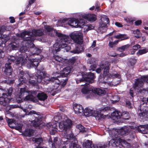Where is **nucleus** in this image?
<instances>
[{
	"label": "nucleus",
	"mask_w": 148,
	"mask_h": 148,
	"mask_svg": "<svg viewBox=\"0 0 148 148\" xmlns=\"http://www.w3.org/2000/svg\"><path fill=\"white\" fill-rule=\"evenodd\" d=\"M44 34L43 30L40 29H33L32 33L28 31H25L18 34V36L23 39L21 43L22 46L20 48V53H17L15 56H10L8 58V61L14 62L16 64L21 63L22 66H26L29 69L35 67L36 68L43 56H41L40 58L29 59L27 52H28L30 43L34 40V36H39Z\"/></svg>",
	"instance_id": "f257e3e1"
},
{
	"label": "nucleus",
	"mask_w": 148,
	"mask_h": 148,
	"mask_svg": "<svg viewBox=\"0 0 148 148\" xmlns=\"http://www.w3.org/2000/svg\"><path fill=\"white\" fill-rule=\"evenodd\" d=\"M60 66L59 65H57L56 69L58 71L56 73H53V75L55 76V77H53L56 79H58L59 81V83H58V85H57V83L55 82V81H51L54 84V88L53 89L52 91L53 92H56V89L58 88L59 89V86L64 87L66 84L67 79H64L62 78L63 77H66L69 73L70 72L71 69L70 67L68 66L64 67L65 65L64 66Z\"/></svg>",
	"instance_id": "f03ea898"
},
{
	"label": "nucleus",
	"mask_w": 148,
	"mask_h": 148,
	"mask_svg": "<svg viewBox=\"0 0 148 148\" xmlns=\"http://www.w3.org/2000/svg\"><path fill=\"white\" fill-rule=\"evenodd\" d=\"M33 78H31L29 80V83L33 86H35L37 85V82L47 84L49 82L51 81H55V82L57 83V85H58V83H59V81L58 79H56L54 77L50 78L49 75L46 73L44 72H41L40 71L38 70L36 73V74L35 79H36V81L33 79Z\"/></svg>",
	"instance_id": "7ed1b4c3"
},
{
	"label": "nucleus",
	"mask_w": 148,
	"mask_h": 148,
	"mask_svg": "<svg viewBox=\"0 0 148 148\" xmlns=\"http://www.w3.org/2000/svg\"><path fill=\"white\" fill-rule=\"evenodd\" d=\"M110 64L108 62H105L104 63H102L100 65L99 67L97 69L96 72L99 73L101 72V69H103V77L104 79L109 80L110 78L121 77L120 75L118 74L116 71H114L110 73H109Z\"/></svg>",
	"instance_id": "20e7f679"
},
{
	"label": "nucleus",
	"mask_w": 148,
	"mask_h": 148,
	"mask_svg": "<svg viewBox=\"0 0 148 148\" xmlns=\"http://www.w3.org/2000/svg\"><path fill=\"white\" fill-rule=\"evenodd\" d=\"M21 108L25 112H26L25 114L26 115H32V114L36 115L35 116H34L36 118L32 122V124L34 127L36 128L38 127L39 129H41L43 127V123H42L41 117L40 116H38L39 115L40 113L38 112L36 113V112L35 111L32 110L27 114L26 112L27 110L26 109H23L22 107H19V106L17 105H12L10 106V108Z\"/></svg>",
	"instance_id": "39448f33"
},
{
	"label": "nucleus",
	"mask_w": 148,
	"mask_h": 148,
	"mask_svg": "<svg viewBox=\"0 0 148 148\" xmlns=\"http://www.w3.org/2000/svg\"><path fill=\"white\" fill-rule=\"evenodd\" d=\"M139 92L142 94L144 92L148 94V89L147 90L140 89ZM146 98H143V100L141 102L139 108L140 112L139 113V115L142 117V119L148 121V98L146 100Z\"/></svg>",
	"instance_id": "423d86ee"
},
{
	"label": "nucleus",
	"mask_w": 148,
	"mask_h": 148,
	"mask_svg": "<svg viewBox=\"0 0 148 148\" xmlns=\"http://www.w3.org/2000/svg\"><path fill=\"white\" fill-rule=\"evenodd\" d=\"M133 126H125L122 127L120 129H113L109 131L108 132L113 138L118 139V138L121 139L120 136H124L127 134L131 130L134 129Z\"/></svg>",
	"instance_id": "0eeeda50"
},
{
	"label": "nucleus",
	"mask_w": 148,
	"mask_h": 148,
	"mask_svg": "<svg viewBox=\"0 0 148 148\" xmlns=\"http://www.w3.org/2000/svg\"><path fill=\"white\" fill-rule=\"evenodd\" d=\"M94 77V74L91 73H89L88 75H83L82 73H80L77 75L75 79L77 84L82 82H85L83 88L85 86H89V85L88 84L93 83Z\"/></svg>",
	"instance_id": "6e6552de"
},
{
	"label": "nucleus",
	"mask_w": 148,
	"mask_h": 148,
	"mask_svg": "<svg viewBox=\"0 0 148 148\" xmlns=\"http://www.w3.org/2000/svg\"><path fill=\"white\" fill-rule=\"evenodd\" d=\"M10 62H9L5 64L4 73L3 76L0 78L2 83L11 84H13L14 82V80L9 76L11 75L12 71L10 65Z\"/></svg>",
	"instance_id": "1a4fd4ad"
},
{
	"label": "nucleus",
	"mask_w": 148,
	"mask_h": 148,
	"mask_svg": "<svg viewBox=\"0 0 148 148\" xmlns=\"http://www.w3.org/2000/svg\"><path fill=\"white\" fill-rule=\"evenodd\" d=\"M54 32L56 33V35L57 36L61 37V40L60 41V42L62 48H64L66 51H68L71 49V47L70 46L67 45V44H72V42H73L72 40L68 36L58 33L56 30H54Z\"/></svg>",
	"instance_id": "9d476101"
},
{
	"label": "nucleus",
	"mask_w": 148,
	"mask_h": 148,
	"mask_svg": "<svg viewBox=\"0 0 148 148\" xmlns=\"http://www.w3.org/2000/svg\"><path fill=\"white\" fill-rule=\"evenodd\" d=\"M49 146L51 148H56L58 146V148H67L65 145H63L68 144V141H62L60 138L56 137L53 138V140L51 138H50L48 141Z\"/></svg>",
	"instance_id": "9b49d317"
},
{
	"label": "nucleus",
	"mask_w": 148,
	"mask_h": 148,
	"mask_svg": "<svg viewBox=\"0 0 148 148\" xmlns=\"http://www.w3.org/2000/svg\"><path fill=\"white\" fill-rule=\"evenodd\" d=\"M64 24H68L69 25L75 28L80 27L82 28L84 26L85 21L83 19H78L73 18L69 20L64 19L62 21Z\"/></svg>",
	"instance_id": "f8f14e48"
},
{
	"label": "nucleus",
	"mask_w": 148,
	"mask_h": 148,
	"mask_svg": "<svg viewBox=\"0 0 148 148\" xmlns=\"http://www.w3.org/2000/svg\"><path fill=\"white\" fill-rule=\"evenodd\" d=\"M81 91L83 94H90L91 95L93 93L99 95H102L105 94L106 93V91L103 89L90 88L89 85V86H85L82 89Z\"/></svg>",
	"instance_id": "ddd939ff"
},
{
	"label": "nucleus",
	"mask_w": 148,
	"mask_h": 148,
	"mask_svg": "<svg viewBox=\"0 0 148 148\" xmlns=\"http://www.w3.org/2000/svg\"><path fill=\"white\" fill-rule=\"evenodd\" d=\"M72 125V121L68 119L67 117H66L64 120H63L60 122L59 123V128L61 131H64V136L65 137V135L70 133H72L71 131L68 132H67L68 129L70 128Z\"/></svg>",
	"instance_id": "4468645a"
},
{
	"label": "nucleus",
	"mask_w": 148,
	"mask_h": 148,
	"mask_svg": "<svg viewBox=\"0 0 148 148\" xmlns=\"http://www.w3.org/2000/svg\"><path fill=\"white\" fill-rule=\"evenodd\" d=\"M0 90H1L3 92L2 94V96L0 97V102H5L6 101H8L5 106L8 105L9 104L10 99L9 97L12 95V88L10 87L9 89H4L2 88L1 87H0Z\"/></svg>",
	"instance_id": "2eb2a0df"
},
{
	"label": "nucleus",
	"mask_w": 148,
	"mask_h": 148,
	"mask_svg": "<svg viewBox=\"0 0 148 148\" xmlns=\"http://www.w3.org/2000/svg\"><path fill=\"white\" fill-rule=\"evenodd\" d=\"M127 145L128 148L130 147V144L125 140L120 139L118 138V139L112 138L110 140L109 143V145H112L114 147H116V148H123L125 147V146Z\"/></svg>",
	"instance_id": "dca6fc26"
},
{
	"label": "nucleus",
	"mask_w": 148,
	"mask_h": 148,
	"mask_svg": "<svg viewBox=\"0 0 148 148\" xmlns=\"http://www.w3.org/2000/svg\"><path fill=\"white\" fill-rule=\"evenodd\" d=\"M128 112H123L122 113L118 110H115L111 114V118L114 120L117 121L121 118L128 119L129 118Z\"/></svg>",
	"instance_id": "f3484780"
},
{
	"label": "nucleus",
	"mask_w": 148,
	"mask_h": 148,
	"mask_svg": "<svg viewBox=\"0 0 148 148\" xmlns=\"http://www.w3.org/2000/svg\"><path fill=\"white\" fill-rule=\"evenodd\" d=\"M71 38L77 44H81L83 42V35L80 31H74L69 34Z\"/></svg>",
	"instance_id": "a211bd4d"
},
{
	"label": "nucleus",
	"mask_w": 148,
	"mask_h": 148,
	"mask_svg": "<svg viewBox=\"0 0 148 148\" xmlns=\"http://www.w3.org/2000/svg\"><path fill=\"white\" fill-rule=\"evenodd\" d=\"M65 136V138L68 141V143H70L69 146V148H82L79 145L77 144V140L73 136L72 133L66 134Z\"/></svg>",
	"instance_id": "6ab92c4d"
},
{
	"label": "nucleus",
	"mask_w": 148,
	"mask_h": 148,
	"mask_svg": "<svg viewBox=\"0 0 148 148\" xmlns=\"http://www.w3.org/2000/svg\"><path fill=\"white\" fill-rule=\"evenodd\" d=\"M144 82L148 83V76H143L140 78L136 79L133 86L134 88L139 90V88L142 87Z\"/></svg>",
	"instance_id": "aec40b11"
},
{
	"label": "nucleus",
	"mask_w": 148,
	"mask_h": 148,
	"mask_svg": "<svg viewBox=\"0 0 148 148\" xmlns=\"http://www.w3.org/2000/svg\"><path fill=\"white\" fill-rule=\"evenodd\" d=\"M83 113L86 116H93L95 117H99L101 114L99 111L93 110L92 108H86L84 110Z\"/></svg>",
	"instance_id": "412c9836"
},
{
	"label": "nucleus",
	"mask_w": 148,
	"mask_h": 148,
	"mask_svg": "<svg viewBox=\"0 0 148 148\" xmlns=\"http://www.w3.org/2000/svg\"><path fill=\"white\" fill-rule=\"evenodd\" d=\"M46 126L51 135L55 134L58 130L57 125L56 123L53 122L49 123H47Z\"/></svg>",
	"instance_id": "4be33fe9"
},
{
	"label": "nucleus",
	"mask_w": 148,
	"mask_h": 148,
	"mask_svg": "<svg viewBox=\"0 0 148 148\" xmlns=\"http://www.w3.org/2000/svg\"><path fill=\"white\" fill-rule=\"evenodd\" d=\"M58 37L60 39L59 42L55 43L51 48V51L53 54L56 53L60 51L61 49H62L60 42L62 38L60 37Z\"/></svg>",
	"instance_id": "5701e85b"
},
{
	"label": "nucleus",
	"mask_w": 148,
	"mask_h": 148,
	"mask_svg": "<svg viewBox=\"0 0 148 148\" xmlns=\"http://www.w3.org/2000/svg\"><path fill=\"white\" fill-rule=\"evenodd\" d=\"M55 54H53V58L56 61L60 62V64H58V65H59L60 66L66 65V64H67V62L68 61V60H67L64 59L58 55H56Z\"/></svg>",
	"instance_id": "b1692460"
},
{
	"label": "nucleus",
	"mask_w": 148,
	"mask_h": 148,
	"mask_svg": "<svg viewBox=\"0 0 148 148\" xmlns=\"http://www.w3.org/2000/svg\"><path fill=\"white\" fill-rule=\"evenodd\" d=\"M36 93V91H27L26 90V89L25 88H21L20 89V92L18 95L17 98L21 99L23 97L26 95V94L27 93L33 94L35 95Z\"/></svg>",
	"instance_id": "393cba45"
},
{
	"label": "nucleus",
	"mask_w": 148,
	"mask_h": 148,
	"mask_svg": "<svg viewBox=\"0 0 148 148\" xmlns=\"http://www.w3.org/2000/svg\"><path fill=\"white\" fill-rule=\"evenodd\" d=\"M97 59L94 58H92L88 60V63L92 64L90 65L91 68L89 69L90 71L92 70V71H93L94 70L93 69H95L96 68L97 64Z\"/></svg>",
	"instance_id": "a878e982"
},
{
	"label": "nucleus",
	"mask_w": 148,
	"mask_h": 148,
	"mask_svg": "<svg viewBox=\"0 0 148 148\" xmlns=\"http://www.w3.org/2000/svg\"><path fill=\"white\" fill-rule=\"evenodd\" d=\"M73 107L75 113L76 114H78L83 112V107L81 105L75 104L73 105Z\"/></svg>",
	"instance_id": "bb28decb"
},
{
	"label": "nucleus",
	"mask_w": 148,
	"mask_h": 148,
	"mask_svg": "<svg viewBox=\"0 0 148 148\" xmlns=\"http://www.w3.org/2000/svg\"><path fill=\"white\" fill-rule=\"evenodd\" d=\"M83 17L92 22L95 21L97 19L96 16L94 14H85L83 15Z\"/></svg>",
	"instance_id": "cd10ccee"
},
{
	"label": "nucleus",
	"mask_w": 148,
	"mask_h": 148,
	"mask_svg": "<svg viewBox=\"0 0 148 148\" xmlns=\"http://www.w3.org/2000/svg\"><path fill=\"white\" fill-rule=\"evenodd\" d=\"M9 49L10 50H16L20 48L19 43L16 40L15 41L11 42L8 45Z\"/></svg>",
	"instance_id": "c85d7f7f"
},
{
	"label": "nucleus",
	"mask_w": 148,
	"mask_h": 148,
	"mask_svg": "<svg viewBox=\"0 0 148 148\" xmlns=\"http://www.w3.org/2000/svg\"><path fill=\"white\" fill-rule=\"evenodd\" d=\"M81 44H77L76 45L75 49L73 50L70 51V52L73 54H79L82 52L84 50L83 47Z\"/></svg>",
	"instance_id": "c756f323"
},
{
	"label": "nucleus",
	"mask_w": 148,
	"mask_h": 148,
	"mask_svg": "<svg viewBox=\"0 0 148 148\" xmlns=\"http://www.w3.org/2000/svg\"><path fill=\"white\" fill-rule=\"evenodd\" d=\"M138 131L143 134H146L148 130V124L141 125L137 128Z\"/></svg>",
	"instance_id": "7c9ffc66"
},
{
	"label": "nucleus",
	"mask_w": 148,
	"mask_h": 148,
	"mask_svg": "<svg viewBox=\"0 0 148 148\" xmlns=\"http://www.w3.org/2000/svg\"><path fill=\"white\" fill-rule=\"evenodd\" d=\"M25 74V73L23 71L20 72L19 75L20 76V77L19 79V83L18 84V87L21 86L22 84L26 82V79L25 77H23V75Z\"/></svg>",
	"instance_id": "2f4dec72"
},
{
	"label": "nucleus",
	"mask_w": 148,
	"mask_h": 148,
	"mask_svg": "<svg viewBox=\"0 0 148 148\" xmlns=\"http://www.w3.org/2000/svg\"><path fill=\"white\" fill-rule=\"evenodd\" d=\"M29 50L32 51L31 54L29 55H30V56L34 54H36L37 55H38L40 53L41 51V49L35 47H33L31 48Z\"/></svg>",
	"instance_id": "473e14b6"
},
{
	"label": "nucleus",
	"mask_w": 148,
	"mask_h": 148,
	"mask_svg": "<svg viewBox=\"0 0 148 148\" xmlns=\"http://www.w3.org/2000/svg\"><path fill=\"white\" fill-rule=\"evenodd\" d=\"M114 37L116 39H120L121 40H124L128 39L129 37L126 34H119L114 36Z\"/></svg>",
	"instance_id": "72a5a7b5"
},
{
	"label": "nucleus",
	"mask_w": 148,
	"mask_h": 148,
	"mask_svg": "<svg viewBox=\"0 0 148 148\" xmlns=\"http://www.w3.org/2000/svg\"><path fill=\"white\" fill-rule=\"evenodd\" d=\"M99 25V27L98 30L99 32L101 33L105 32L107 30V25L102 24V23H100Z\"/></svg>",
	"instance_id": "f704fd0d"
},
{
	"label": "nucleus",
	"mask_w": 148,
	"mask_h": 148,
	"mask_svg": "<svg viewBox=\"0 0 148 148\" xmlns=\"http://www.w3.org/2000/svg\"><path fill=\"white\" fill-rule=\"evenodd\" d=\"M101 22L100 23H102V24L107 25L109 23V20L108 17L104 15L101 16Z\"/></svg>",
	"instance_id": "c9c22d12"
},
{
	"label": "nucleus",
	"mask_w": 148,
	"mask_h": 148,
	"mask_svg": "<svg viewBox=\"0 0 148 148\" xmlns=\"http://www.w3.org/2000/svg\"><path fill=\"white\" fill-rule=\"evenodd\" d=\"M83 145L86 148H95L92 142L89 140L85 141L83 143Z\"/></svg>",
	"instance_id": "e433bc0d"
},
{
	"label": "nucleus",
	"mask_w": 148,
	"mask_h": 148,
	"mask_svg": "<svg viewBox=\"0 0 148 148\" xmlns=\"http://www.w3.org/2000/svg\"><path fill=\"white\" fill-rule=\"evenodd\" d=\"M47 96L46 94L44 92L38 93L37 95V97L40 101H44L47 99Z\"/></svg>",
	"instance_id": "4c0bfd02"
},
{
	"label": "nucleus",
	"mask_w": 148,
	"mask_h": 148,
	"mask_svg": "<svg viewBox=\"0 0 148 148\" xmlns=\"http://www.w3.org/2000/svg\"><path fill=\"white\" fill-rule=\"evenodd\" d=\"M32 140L37 144L38 145H41L42 143L43 140L41 138L39 137H34L32 138Z\"/></svg>",
	"instance_id": "58836bf2"
},
{
	"label": "nucleus",
	"mask_w": 148,
	"mask_h": 148,
	"mask_svg": "<svg viewBox=\"0 0 148 148\" xmlns=\"http://www.w3.org/2000/svg\"><path fill=\"white\" fill-rule=\"evenodd\" d=\"M111 108L110 107L108 106H107L103 108H101L99 110L100 112L99 111V113L101 115L100 116H99L98 117H100L101 118L103 117L102 113L103 112H106L109 111L111 110Z\"/></svg>",
	"instance_id": "ea45409f"
},
{
	"label": "nucleus",
	"mask_w": 148,
	"mask_h": 148,
	"mask_svg": "<svg viewBox=\"0 0 148 148\" xmlns=\"http://www.w3.org/2000/svg\"><path fill=\"white\" fill-rule=\"evenodd\" d=\"M6 120L7 121L10 127H13L14 125L16 124V121L14 119H12L7 118Z\"/></svg>",
	"instance_id": "a19ab883"
},
{
	"label": "nucleus",
	"mask_w": 148,
	"mask_h": 148,
	"mask_svg": "<svg viewBox=\"0 0 148 148\" xmlns=\"http://www.w3.org/2000/svg\"><path fill=\"white\" fill-rule=\"evenodd\" d=\"M119 100V98L118 96H112L110 98V100L112 103L114 104L117 102Z\"/></svg>",
	"instance_id": "79ce46f5"
},
{
	"label": "nucleus",
	"mask_w": 148,
	"mask_h": 148,
	"mask_svg": "<svg viewBox=\"0 0 148 148\" xmlns=\"http://www.w3.org/2000/svg\"><path fill=\"white\" fill-rule=\"evenodd\" d=\"M34 134V130H26L24 132V134L27 136L30 137Z\"/></svg>",
	"instance_id": "37998d69"
},
{
	"label": "nucleus",
	"mask_w": 148,
	"mask_h": 148,
	"mask_svg": "<svg viewBox=\"0 0 148 148\" xmlns=\"http://www.w3.org/2000/svg\"><path fill=\"white\" fill-rule=\"evenodd\" d=\"M45 33L49 35H50L51 33V36L52 35L51 33L53 31V28L49 26H45Z\"/></svg>",
	"instance_id": "c03bdc74"
},
{
	"label": "nucleus",
	"mask_w": 148,
	"mask_h": 148,
	"mask_svg": "<svg viewBox=\"0 0 148 148\" xmlns=\"http://www.w3.org/2000/svg\"><path fill=\"white\" fill-rule=\"evenodd\" d=\"M130 45L127 44L123 46H122L119 48L118 49L121 52L125 50H127L129 47H130Z\"/></svg>",
	"instance_id": "a18cd8bd"
},
{
	"label": "nucleus",
	"mask_w": 148,
	"mask_h": 148,
	"mask_svg": "<svg viewBox=\"0 0 148 148\" xmlns=\"http://www.w3.org/2000/svg\"><path fill=\"white\" fill-rule=\"evenodd\" d=\"M23 127V125L21 124H18L16 122V124L14 125L13 127L12 128H14L19 131L20 132H21L22 131V128Z\"/></svg>",
	"instance_id": "49530a36"
},
{
	"label": "nucleus",
	"mask_w": 148,
	"mask_h": 148,
	"mask_svg": "<svg viewBox=\"0 0 148 148\" xmlns=\"http://www.w3.org/2000/svg\"><path fill=\"white\" fill-rule=\"evenodd\" d=\"M35 98L32 95H28L25 97V100L27 101H34Z\"/></svg>",
	"instance_id": "de8ad7c7"
},
{
	"label": "nucleus",
	"mask_w": 148,
	"mask_h": 148,
	"mask_svg": "<svg viewBox=\"0 0 148 148\" xmlns=\"http://www.w3.org/2000/svg\"><path fill=\"white\" fill-rule=\"evenodd\" d=\"M77 59V57H72L71 58L69 59L68 61H68L67 62V64H66V66H68V64L67 63L68 62L72 65L75 62Z\"/></svg>",
	"instance_id": "09e8293b"
},
{
	"label": "nucleus",
	"mask_w": 148,
	"mask_h": 148,
	"mask_svg": "<svg viewBox=\"0 0 148 148\" xmlns=\"http://www.w3.org/2000/svg\"><path fill=\"white\" fill-rule=\"evenodd\" d=\"M107 147L106 144L104 143L98 144L95 145V148H106Z\"/></svg>",
	"instance_id": "8fccbe9b"
},
{
	"label": "nucleus",
	"mask_w": 148,
	"mask_h": 148,
	"mask_svg": "<svg viewBox=\"0 0 148 148\" xmlns=\"http://www.w3.org/2000/svg\"><path fill=\"white\" fill-rule=\"evenodd\" d=\"M147 51V49H143L139 50L137 52V54L138 55H141L146 53Z\"/></svg>",
	"instance_id": "3c124183"
},
{
	"label": "nucleus",
	"mask_w": 148,
	"mask_h": 148,
	"mask_svg": "<svg viewBox=\"0 0 148 148\" xmlns=\"http://www.w3.org/2000/svg\"><path fill=\"white\" fill-rule=\"evenodd\" d=\"M76 127L81 132H83L85 131V128L81 124H79L77 125Z\"/></svg>",
	"instance_id": "603ef678"
},
{
	"label": "nucleus",
	"mask_w": 148,
	"mask_h": 148,
	"mask_svg": "<svg viewBox=\"0 0 148 148\" xmlns=\"http://www.w3.org/2000/svg\"><path fill=\"white\" fill-rule=\"evenodd\" d=\"M133 33L135 35V37L137 38H139L141 36L140 31L138 29H137L136 30L134 31Z\"/></svg>",
	"instance_id": "864d4df0"
},
{
	"label": "nucleus",
	"mask_w": 148,
	"mask_h": 148,
	"mask_svg": "<svg viewBox=\"0 0 148 148\" xmlns=\"http://www.w3.org/2000/svg\"><path fill=\"white\" fill-rule=\"evenodd\" d=\"M103 83L105 84H107L109 86H115L117 84H115L114 83H112V82H103Z\"/></svg>",
	"instance_id": "5fc2aeb1"
},
{
	"label": "nucleus",
	"mask_w": 148,
	"mask_h": 148,
	"mask_svg": "<svg viewBox=\"0 0 148 148\" xmlns=\"http://www.w3.org/2000/svg\"><path fill=\"white\" fill-rule=\"evenodd\" d=\"M124 20L127 23H132L134 21L133 19L132 18L130 17L125 18Z\"/></svg>",
	"instance_id": "6e6d98bb"
},
{
	"label": "nucleus",
	"mask_w": 148,
	"mask_h": 148,
	"mask_svg": "<svg viewBox=\"0 0 148 148\" xmlns=\"http://www.w3.org/2000/svg\"><path fill=\"white\" fill-rule=\"evenodd\" d=\"M126 107L129 108H131L132 107L131 103L129 101H126Z\"/></svg>",
	"instance_id": "4d7b16f0"
},
{
	"label": "nucleus",
	"mask_w": 148,
	"mask_h": 148,
	"mask_svg": "<svg viewBox=\"0 0 148 148\" xmlns=\"http://www.w3.org/2000/svg\"><path fill=\"white\" fill-rule=\"evenodd\" d=\"M88 27H89L88 26V25H85L84 26H83V27H82V28H83L84 29L83 31L84 32H86L89 31Z\"/></svg>",
	"instance_id": "13d9d810"
},
{
	"label": "nucleus",
	"mask_w": 148,
	"mask_h": 148,
	"mask_svg": "<svg viewBox=\"0 0 148 148\" xmlns=\"http://www.w3.org/2000/svg\"><path fill=\"white\" fill-rule=\"evenodd\" d=\"M140 46L138 44H136L133 47V49L134 50L136 51L138 48H140Z\"/></svg>",
	"instance_id": "bf43d9fd"
},
{
	"label": "nucleus",
	"mask_w": 148,
	"mask_h": 148,
	"mask_svg": "<svg viewBox=\"0 0 148 148\" xmlns=\"http://www.w3.org/2000/svg\"><path fill=\"white\" fill-rule=\"evenodd\" d=\"M35 0H30L29 1V3L26 7L27 9H28V8L29 7V6H30L33 3ZM26 10H27V9H26Z\"/></svg>",
	"instance_id": "052dcab7"
},
{
	"label": "nucleus",
	"mask_w": 148,
	"mask_h": 148,
	"mask_svg": "<svg viewBox=\"0 0 148 148\" xmlns=\"http://www.w3.org/2000/svg\"><path fill=\"white\" fill-rule=\"evenodd\" d=\"M130 62L131 65L133 66L136 63V60L135 58H133Z\"/></svg>",
	"instance_id": "680f3d73"
},
{
	"label": "nucleus",
	"mask_w": 148,
	"mask_h": 148,
	"mask_svg": "<svg viewBox=\"0 0 148 148\" xmlns=\"http://www.w3.org/2000/svg\"><path fill=\"white\" fill-rule=\"evenodd\" d=\"M4 54L3 51L0 49V58H2L4 57Z\"/></svg>",
	"instance_id": "e2e57ef3"
},
{
	"label": "nucleus",
	"mask_w": 148,
	"mask_h": 148,
	"mask_svg": "<svg viewBox=\"0 0 148 148\" xmlns=\"http://www.w3.org/2000/svg\"><path fill=\"white\" fill-rule=\"evenodd\" d=\"M115 25L117 27H123L122 24L120 23L116 22L115 23Z\"/></svg>",
	"instance_id": "0e129e2a"
},
{
	"label": "nucleus",
	"mask_w": 148,
	"mask_h": 148,
	"mask_svg": "<svg viewBox=\"0 0 148 148\" xmlns=\"http://www.w3.org/2000/svg\"><path fill=\"white\" fill-rule=\"evenodd\" d=\"M142 21L141 20H138L135 21V23L136 25H138L141 24Z\"/></svg>",
	"instance_id": "69168bd1"
},
{
	"label": "nucleus",
	"mask_w": 148,
	"mask_h": 148,
	"mask_svg": "<svg viewBox=\"0 0 148 148\" xmlns=\"http://www.w3.org/2000/svg\"><path fill=\"white\" fill-rule=\"evenodd\" d=\"M115 45L113 41L109 42L108 44V46L111 48H112Z\"/></svg>",
	"instance_id": "338daca9"
},
{
	"label": "nucleus",
	"mask_w": 148,
	"mask_h": 148,
	"mask_svg": "<svg viewBox=\"0 0 148 148\" xmlns=\"http://www.w3.org/2000/svg\"><path fill=\"white\" fill-rule=\"evenodd\" d=\"M96 40H94L93 41V42L91 46L90 47V48L91 47L92 48H93L95 47L96 46Z\"/></svg>",
	"instance_id": "774afa93"
}]
</instances>
